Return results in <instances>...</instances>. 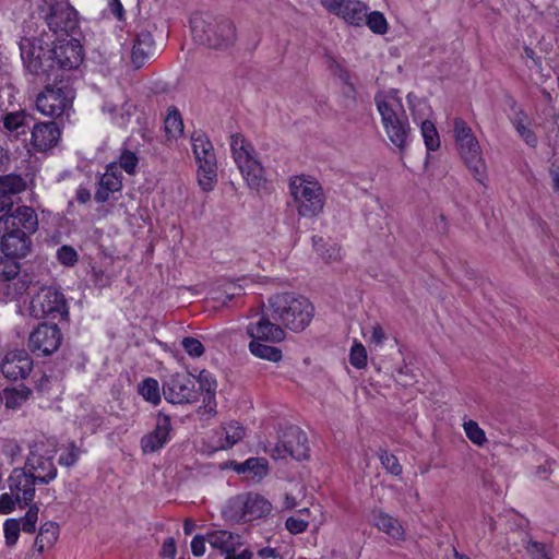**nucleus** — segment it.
<instances>
[{
	"label": "nucleus",
	"mask_w": 559,
	"mask_h": 559,
	"mask_svg": "<svg viewBox=\"0 0 559 559\" xmlns=\"http://www.w3.org/2000/svg\"><path fill=\"white\" fill-rule=\"evenodd\" d=\"M4 233L1 237V250L5 257L21 259L32 250L31 235L38 229V217L34 209L26 205L12 210V203L0 217Z\"/></svg>",
	"instance_id": "1"
},
{
	"label": "nucleus",
	"mask_w": 559,
	"mask_h": 559,
	"mask_svg": "<svg viewBox=\"0 0 559 559\" xmlns=\"http://www.w3.org/2000/svg\"><path fill=\"white\" fill-rule=\"evenodd\" d=\"M269 307L274 321L294 332L304 331L314 316L313 305L295 293H280L269 298Z\"/></svg>",
	"instance_id": "2"
},
{
	"label": "nucleus",
	"mask_w": 559,
	"mask_h": 559,
	"mask_svg": "<svg viewBox=\"0 0 559 559\" xmlns=\"http://www.w3.org/2000/svg\"><path fill=\"white\" fill-rule=\"evenodd\" d=\"M194 40L210 48H227L236 41L234 23L209 13H194L190 19Z\"/></svg>",
	"instance_id": "3"
},
{
	"label": "nucleus",
	"mask_w": 559,
	"mask_h": 559,
	"mask_svg": "<svg viewBox=\"0 0 559 559\" xmlns=\"http://www.w3.org/2000/svg\"><path fill=\"white\" fill-rule=\"evenodd\" d=\"M382 126L390 140H403L408 135L409 123L397 90L381 91L374 96Z\"/></svg>",
	"instance_id": "4"
},
{
	"label": "nucleus",
	"mask_w": 559,
	"mask_h": 559,
	"mask_svg": "<svg viewBox=\"0 0 559 559\" xmlns=\"http://www.w3.org/2000/svg\"><path fill=\"white\" fill-rule=\"evenodd\" d=\"M51 48L52 39L48 33L39 37H23L20 41V50L25 68L36 75L51 78L55 74Z\"/></svg>",
	"instance_id": "5"
},
{
	"label": "nucleus",
	"mask_w": 559,
	"mask_h": 559,
	"mask_svg": "<svg viewBox=\"0 0 559 559\" xmlns=\"http://www.w3.org/2000/svg\"><path fill=\"white\" fill-rule=\"evenodd\" d=\"M289 191L298 206V213L305 217H313L322 212L324 197L318 181L305 176L290 178Z\"/></svg>",
	"instance_id": "6"
},
{
	"label": "nucleus",
	"mask_w": 559,
	"mask_h": 559,
	"mask_svg": "<svg viewBox=\"0 0 559 559\" xmlns=\"http://www.w3.org/2000/svg\"><path fill=\"white\" fill-rule=\"evenodd\" d=\"M56 85H47L36 98L37 110L48 117L69 116L72 109L74 92L63 76Z\"/></svg>",
	"instance_id": "7"
},
{
	"label": "nucleus",
	"mask_w": 559,
	"mask_h": 559,
	"mask_svg": "<svg viewBox=\"0 0 559 559\" xmlns=\"http://www.w3.org/2000/svg\"><path fill=\"white\" fill-rule=\"evenodd\" d=\"M231 151L248 187L255 191L264 188L266 179L252 142H231Z\"/></svg>",
	"instance_id": "8"
},
{
	"label": "nucleus",
	"mask_w": 559,
	"mask_h": 559,
	"mask_svg": "<svg viewBox=\"0 0 559 559\" xmlns=\"http://www.w3.org/2000/svg\"><path fill=\"white\" fill-rule=\"evenodd\" d=\"M40 15L46 21L51 39L69 37L78 24L76 12L66 2L45 1Z\"/></svg>",
	"instance_id": "9"
},
{
	"label": "nucleus",
	"mask_w": 559,
	"mask_h": 559,
	"mask_svg": "<svg viewBox=\"0 0 559 559\" xmlns=\"http://www.w3.org/2000/svg\"><path fill=\"white\" fill-rule=\"evenodd\" d=\"M29 314L35 319H67L69 309L64 295L56 287H41L31 299Z\"/></svg>",
	"instance_id": "10"
},
{
	"label": "nucleus",
	"mask_w": 559,
	"mask_h": 559,
	"mask_svg": "<svg viewBox=\"0 0 559 559\" xmlns=\"http://www.w3.org/2000/svg\"><path fill=\"white\" fill-rule=\"evenodd\" d=\"M309 443L305 431L298 426L287 427L281 435L277 443L269 450L274 460H286L288 457L296 461L309 459Z\"/></svg>",
	"instance_id": "11"
},
{
	"label": "nucleus",
	"mask_w": 559,
	"mask_h": 559,
	"mask_svg": "<svg viewBox=\"0 0 559 559\" xmlns=\"http://www.w3.org/2000/svg\"><path fill=\"white\" fill-rule=\"evenodd\" d=\"M164 399L171 404H192L199 401L197 380L191 373L176 372L163 382Z\"/></svg>",
	"instance_id": "12"
},
{
	"label": "nucleus",
	"mask_w": 559,
	"mask_h": 559,
	"mask_svg": "<svg viewBox=\"0 0 559 559\" xmlns=\"http://www.w3.org/2000/svg\"><path fill=\"white\" fill-rule=\"evenodd\" d=\"M55 452L45 449L44 443H34L29 447L25 469L38 481L49 484L58 474L53 463Z\"/></svg>",
	"instance_id": "13"
},
{
	"label": "nucleus",
	"mask_w": 559,
	"mask_h": 559,
	"mask_svg": "<svg viewBox=\"0 0 559 559\" xmlns=\"http://www.w3.org/2000/svg\"><path fill=\"white\" fill-rule=\"evenodd\" d=\"M51 55L55 61V74L52 76L56 80L63 76L58 73L60 70L74 69L83 60L82 47L79 40L69 37L52 39Z\"/></svg>",
	"instance_id": "14"
},
{
	"label": "nucleus",
	"mask_w": 559,
	"mask_h": 559,
	"mask_svg": "<svg viewBox=\"0 0 559 559\" xmlns=\"http://www.w3.org/2000/svg\"><path fill=\"white\" fill-rule=\"evenodd\" d=\"M198 163V182L203 191H211L216 182L217 162L213 142H193Z\"/></svg>",
	"instance_id": "15"
},
{
	"label": "nucleus",
	"mask_w": 559,
	"mask_h": 559,
	"mask_svg": "<svg viewBox=\"0 0 559 559\" xmlns=\"http://www.w3.org/2000/svg\"><path fill=\"white\" fill-rule=\"evenodd\" d=\"M62 340L61 330L56 323H43L31 332L27 347L38 357L50 356L58 350Z\"/></svg>",
	"instance_id": "16"
},
{
	"label": "nucleus",
	"mask_w": 559,
	"mask_h": 559,
	"mask_svg": "<svg viewBox=\"0 0 559 559\" xmlns=\"http://www.w3.org/2000/svg\"><path fill=\"white\" fill-rule=\"evenodd\" d=\"M320 4L330 14L355 27L365 25L366 13L369 11V7L360 0H320Z\"/></svg>",
	"instance_id": "17"
},
{
	"label": "nucleus",
	"mask_w": 559,
	"mask_h": 559,
	"mask_svg": "<svg viewBox=\"0 0 559 559\" xmlns=\"http://www.w3.org/2000/svg\"><path fill=\"white\" fill-rule=\"evenodd\" d=\"M171 432L170 416L164 412H158L154 429L145 433L140 440L142 452L151 454L160 451L171 440Z\"/></svg>",
	"instance_id": "18"
},
{
	"label": "nucleus",
	"mask_w": 559,
	"mask_h": 559,
	"mask_svg": "<svg viewBox=\"0 0 559 559\" xmlns=\"http://www.w3.org/2000/svg\"><path fill=\"white\" fill-rule=\"evenodd\" d=\"M33 359L25 349L8 352L0 362V371L10 381L26 379L33 370Z\"/></svg>",
	"instance_id": "19"
},
{
	"label": "nucleus",
	"mask_w": 559,
	"mask_h": 559,
	"mask_svg": "<svg viewBox=\"0 0 559 559\" xmlns=\"http://www.w3.org/2000/svg\"><path fill=\"white\" fill-rule=\"evenodd\" d=\"M9 488L21 508L28 506L35 497V485L38 481L24 468H15L10 475Z\"/></svg>",
	"instance_id": "20"
},
{
	"label": "nucleus",
	"mask_w": 559,
	"mask_h": 559,
	"mask_svg": "<svg viewBox=\"0 0 559 559\" xmlns=\"http://www.w3.org/2000/svg\"><path fill=\"white\" fill-rule=\"evenodd\" d=\"M251 341L278 343L285 338V332L280 324L272 322L267 314H261L255 322H250L246 329Z\"/></svg>",
	"instance_id": "21"
},
{
	"label": "nucleus",
	"mask_w": 559,
	"mask_h": 559,
	"mask_svg": "<svg viewBox=\"0 0 559 559\" xmlns=\"http://www.w3.org/2000/svg\"><path fill=\"white\" fill-rule=\"evenodd\" d=\"M459 151L475 179L483 183L486 165L483 159L479 142H459Z\"/></svg>",
	"instance_id": "22"
},
{
	"label": "nucleus",
	"mask_w": 559,
	"mask_h": 559,
	"mask_svg": "<svg viewBox=\"0 0 559 559\" xmlns=\"http://www.w3.org/2000/svg\"><path fill=\"white\" fill-rule=\"evenodd\" d=\"M206 540L212 548L229 555L235 552L242 545V538L239 534L225 530L212 531L206 534Z\"/></svg>",
	"instance_id": "23"
},
{
	"label": "nucleus",
	"mask_w": 559,
	"mask_h": 559,
	"mask_svg": "<svg viewBox=\"0 0 559 559\" xmlns=\"http://www.w3.org/2000/svg\"><path fill=\"white\" fill-rule=\"evenodd\" d=\"M197 380V391H199V397L203 396V408L206 413L215 412L216 408V380L212 377V374L206 371H200L199 376L195 378Z\"/></svg>",
	"instance_id": "24"
},
{
	"label": "nucleus",
	"mask_w": 559,
	"mask_h": 559,
	"mask_svg": "<svg viewBox=\"0 0 559 559\" xmlns=\"http://www.w3.org/2000/svg\"><path fill=\"white\" fill-rule=\"evenodd\" d=\"M372 522L374 526L396 540H403L405 538V530L400 521L389 513L381 510L372 512Z\"/></svg>",
	"instance_id": "25"
},
{
	"label": "nucleus",
	"mask_w": 559,
	"mask_h": 559,
	"mask_svg": "<svg viewBox=\"0 0 559 559\" xmlns=\"http://www.w3.org/2000/svg\"><path fill=\"white\" fill-rule=\"evenodd\" d=\"M154 53V40L148 32H141L136 35L131 51L132 63L136 68L143 67L146 60Z\"/></svg>",
	"instance_id": "26"
},
{
	"label": "nucleus",
	"mask_w": 559,
	"mask_h": 559,
	"mask_svg": "<svg viewBox=\"0 0 559 559\" xmlns=\"http://www.w3.org/2000/svg\"><path fill=\"white\" fill-rule=\"evenodd\" d=\"M243 502L246 504L247 522L261 519L267 515L272 510V504L264 497L258 493H245Z\"/></svg>",
	"instance_id": "27"
},
{
	"label": "nucleus",
	"mask_w": 559,
	"mask_h": 559,
	"mask_svg": "<svg viewBox=\"0 0 559 559\" xmlns=\"http://www.w3.org/2000/svg\"><path fill=\"white\" fill-rule=\"evenodd\" d=\"M234 469L239 474H249L250 478L259 483L269 473V464L264 457H249L243 463H236Z\"/></svg>",
	"instance_id": "28"
},
{
	"label": "nucleus",
	"mask_w": 559,
	"mask_h": 559,
	"mask_svg": "<svg viewBox=\"0 0 559 559\" xmlns=\"http://www.w3.org/2000/svg\"><path fill=\"white\" fill-rule=\"evenodd\" d=\"M122 188L121 178L115 173L108 170L100 176L94 199L98 203H105L109 200L110 194Z\"/></svg>",
	"instance_id": "29"
},
{
	"label": "nucleus",
	"mask_w": 559,
	"mask_h": 559,
	"mask_svg": "<svg viewBox=\"0 0 559 559\" xmlns=\"http://www.w3.org/2000/svg\"><path fill=\"white\" fill-rule=\"evenodd\" d=\"M59 525L56 522H45L35 538L34 549L40 555L46 548H51L59 537Z\"/></svg>",
	"instance_id": "30"
},
{
	"label": "nucleus",
	"mask_w": 559,
	"mask_h": 559,
	"mask_svg": "<svg viewBox=\"0 0 559 559\" xmlns=\"http://www.w3.org/2000/svg\"><path fill=\"white\" fill-rule=\"evenodd\" d=\"M31 120L32 117L24 110L8 112L2 118L4 128L16 135L25 134Z\"/></svg>",
	"instance_id": "31"
},
{
	"label": "nucleus",
	"mask_w": 559,
	"mask_h": 559,
	"mask_svg": "<svg viewBox=\"0 0 559 559\" xmlns=\"http://www.w3.org/2000/svg\"><path fill=\"white\" fill-rule=\"evenodd\" d=\"M164 130L169 140H178L183 136V121L179 110L174 106L167 109Z\"/></svg>",
	"instance_id": "32"
},
{
	"label": "nucleus",
	"mask_w": 559,
	"mask_h": 559,
	"mask_svg": "<svg viewBox=\"0 0 559 559\" xmlns=\"http://www.w3.org/2000/svg\"><path fill=\"white\" fill-rule=\"evenodd\" d=\"M243 495L230 498L223 508L222 514L229 522H247Z\"/></svg>",
	"instance_id": "33"
},
{
	"label": "nucleus",
	"mask_w": 559,
	"mask_h": 559,
	"mask_svg": "<svg viewBox=\"0 0 559 559\" xmlns=\"http://www.w3.org/2000/svg\"><path fill=\"white\" fill-rule=\"evenodd\" d=\"M249 352L257 358L278 362L282 360V350L273 345L264 342L251 341L249 343Z\"/></svg>",
	"instance_id": "34"
},
{
	"label": "nucleus",
	"mask_w": 559,
	"mask_h": 559,
	"mask_svg": "<svg viewBox=\"0 0 559 559\" xmlns=\"http://www.w3.org/2000/svg\"><path fill=\"white\" fill-rule=\"evenodd\" d=\"M406 98L414 122L432 116V109L426 99L418 97L414 93H408Z\"/></svg>",
	"instance_id": "35"
},
{
	"label": "nucleus",
	"mask_w": 559,
	"mask_h": 559,
	"mask_svg": "<svg viewBox=\"0 0 559 559\" xmlns=\"http://www.w3.org/2000/svg\"><path fill=\"white\" fill-rule=\"evenodd\" d=\"M60 129L55 121H47L34 124L31 140H59Z\"/></svg>",
	"instance_id": "36"
},
{
	"label": "nucleus",
	"mask_w": 559,
	"mask_h": 559,
	"mask_svg": "<svg viewBox=\"0 0 559 559\" xmlns=\"http://www.w3.org/2000/svg\"><path fill=\"white\" fill-rule=\"evenodd\" d=\"M25 182L20 176H3L0 177V199H4L11 194H16L23 191Z\"/></svg>",
	"instance_id": "37"
},
{
	"label": "nucleus",
	"mask_w": 559,
	"mask_h": 559,
	"mask_svg": "<svg viewBox=\"0 0 559 559\" xmlns=\"http://www.w3.org/2000/svg\"><path fill=\"white\" fill-rule=\"evenodd\" d=\"M133 105L130 103H123L118 109L116 106H104V111L108 112L110 119L118 127H123L132 115Z\"/></svg>",
	"instance_id": "38"
},
{
	"label": "nucleus",
	"mask_w": 559,
	"mask_h": 559,
	"mask_svg": "<svg viewBox=\"0 0 559 559\" xmlns=\"http://www.w3.org/2000/svg\"><path fill=\"white\" fill-rule=\"evenodd\" d=\"M139 393L145 401L154 405L160 402L159 385L154 378L144 379L139 385Z\"/></svg>",
	"instance_id": "39"
},
{
	"label": "nucleus",
	"mask_w": 559,
	"mask_h": 559,
	"mask_svg": "<svg viewBox=\"0 0 559 559\" xmlns=\"http://www.w3.org/2000/svg\"><path fill=\"white\" fill-rule=\"evenodd\" d=\"M365 25H367L372 33L378 35L385 34L389 28L388 21L380 11H367Z\"/></svg>",
	"instance_id": "40"
},
{
	"label": "nucleus",
	"mask_w": 559,
	"mask_h": 559,
	"mask_svg": "<svg viewBox=\"0 0 559 559\" xmlns=\"http://www.w3.org/2000/svg\"><path fill=\"white\" fill-rule=\"evenodd\" d=\"M20 273V263L11 257H0V282L14 281Z\"/></svg>",
	"instance_id": "41"
},
{
	"label": "nucleus",
	"mask_w": 559,
	"mask_h": 559,
	"mask_svg": "<svg viewBox=\"0 0 559 559\" xmlns=\"http://www.w3.org/2000/svg\"><path fill=\"white\" fill-rule=\"evenodd\" d=\"M32 391L22 386L21 389H12V390H4L5 394V406L8 408H15L19 407L23 402H25L28 396L31 395Z\"/></svg>",
	"instance_id": "42"
},
{
	"label": "nucleus",
	"mask_w": 559,
	"mask_h": 559,
	"mask_svg": "<svg viewBox=\"0 0 559 559\" xmlns=\"http://www.w3.org/2000/svg\"><path fill=\"white\" fill-rule=\"evenodd\" d=\"M463 427L466 437L474 444L481 447L487 442L485 431L479 427V425L476 421L469 419L468 421L464 423Z\"/></svg>",
	"instance_id": "43"
},
{
	"label": "nucleus",
	"mask_w": 559,
	"mask_h": 559,
	"mask_svg": "<svg viewBox=\"0 0 559 559\" xmlns=\"http://www.w3.org/2000/svg\"><path fill=\"white\" fill-rule=\"evenodd\" d=\"M21 523L17 519H7L3 524V532L5 538V545L8 547H13L19 539L21 532Z\"/></svg>",
	"instance_id": "44"
},
{
	"label": "nucleus",
	"mask_w": 559,
	"mask_h": 559,
	"mask_svg": "<svg viewBox=\"0 0 559 559\" xmlns=\"http://www.w3.org/2000/svg\"><path fill=\"white\" fill-rule=\"evenodd\" d=\"M379 460L385 471L394 476H399L402 474V465L400 464L397 457L386 450H380Z\"/></svg>",
	"instance_id": "45"
},
{
	"label": "nucleus",
	"mask_w": 559,
	"mask_h": 559,
	"mask_svg": "<svg viewBox=\"0 0 559 559\" xmlns=\"http://www.w3.org/2000/svg\"><path fill=\"white\" fill-rule=\"evenodd\" d=\"M349 362L357 369H362L367 366V350L361 343L355 342L350 348Z\"/></svg>",
	"instance_id": "46"
},
{
	"label": "nucleus",
	"mask_w": 559,
	"mask_h": 559,
	"mask_svg": "<svg viewBox=\"0 0 559 559\" xmlns=\"http://www.w3.org/2000/svg\"><path fill=\"white\" fill-rule=\"evenodd\" d=\"M38 507L36 504H32L25 515L20 520L22 531L25 533H34L36 530V523L38 519Z\"/></svg>",
	"instance_id": "47"
},
{
	"label": "nucleus",
	"mask_w": 559,
	"mask_h": 559,
	"mask_svg": "<svg viewBox=\"0 0 559 559\" xmlns=\"http://www.w3.org/2000/svg\"><path fill=\"white\" fill-rule=\"evenodd\" d=\"M138 163H139V158L135 155V153H133L129 150H123L121 152L120 157H119V165L128 175L135 174Z\"/></svg>",
	"instance_id": "48"
},
{
	"label": "nucleus",
	"mask_w": 559,
	"mask_h": 559,
	"mask_svg": "<svg viewBox=\"0 0 559 559\" xmlns=\"http://www.w3.org/2000/svg\"><path fill=\"white\" fill-rule=\"evenodd\" d=\"M181 346L185 352L193 358L200 357L204 353L203 344L195 337L187 336L181 341Z\"/></svg>",
	"instance_id": "49"
},
{
	"label": "nucleus",
	"mask_w": 559,
	"mask_h": 559,
	"mask_svg": "<svg viewBox=\"0 0 559 559\" xmlns=\"http://www.w3.org/2000/svg\"><path fill=\"white\" fill-rule=\"evenodd\" d=\"M312 242L316 251L322 257V259H324L325 261L336 259L338 254V249H336L334 246L325 248L326 245L324 243L323 239L317 236L312 237Z\"/></svg>",
	"instance_id": "50"
},
{
	"label": "nucleus",
	"mask_w": 559,
	"mask_h": 559,
	"mask_svg": "<svg viewBox=\"0 0 559 559\" xmlns=\"http://www.w3.org/2000/svg\"><path fill=\"white\" fill-rule=\"evenodd\" d=\"M57 259L66 266H73L78 262V252L73 247L63 245L57 251Z\"/></svg>",
	"instance_id": "51"
},
{
	"label": "nucleus",
	"mask_w": 559,
	"mask_h": 559,
	"mask_svg": "<svg viewBox=\"0 0 559 559\" xmlns=\"http://www.w3.org/2000/svg\"><path fill=\"white\" fill-rule=\"evenodd\" d=\"M512 122L516 128L519 135L522 138L531 136L530 119L523 111H518L512 118Z\"/></svg>",
	"instance_id": "52"
},
{
	"label": "nucleus",
	"mask_w": 559,
	"mask_h": 559,
	"mask_svg": "<svg viewBox=\"0 0 559 559\" xmlns=\"http://www.w3.org/2000/svg\"><path fill=\"white\" fill-rule=\"evenodd\" d=\"M525 549L533 559H550L546 544L531 539L527 542Z\"/></svg>",
	"instance_id": "53"
},
{
	"label": "nucleus",
	"mask_w": 559,
	"mask_h": 559,
	"mask_svg": "<svg viewBox=\"0 0 559 559\" xmlns=\"http://www.w3.org/2000/svg\"><path fill=\"white\" fill-rule=\"evenodd\" d=\"M245 436V430L237 423L229 424L226 428V444H223L222 448L233 447L238 441H240Z\"/></svg>",
	"instance_id": "54"
},
{
	"label": "nucleus",
	"mask_w": 559,
	"mask_h": 559,
	"mask_svg": "<svg viewBox=\"0 0 559 559\" xmlns=\"http://www.w3.org/2000/svg\"><path fill=\"white\" fill-rule=\"evenodd\" d=\"M419 128L424 140H438L439 133L435 122L430 118H425L416 122Z\"/></svg>",
	"instance_id": "55"
},
{
	"label": "nucleus",
	"mask_w": 559,
	"mask_h": 559,
	"mask_svg": "<svg viewBox=\"0 0 559 559\" xmlns=\"http://www.w3.org/2000/svg\"><path fill=\"white\" fill-rule=\"evenodd\" d=\"M79 455H80V450L75 445V443L72 442L68 448V452L64 454H61L59 456L58 462L60 465L71 467L78 462Z\"/></svg>",
	"instance_id": "56"
},
{
	"label": "nucleus",
	"mask_w": 559,
	"mask_h": 559,
	"mask_svg": "<svg viewBox=\"0 0 559 559\" xmlns=\"http://www.w3.org/2000/svg\"><path fill=\"white\" fill-rule=\"evenodd\" d=\"M1 451L8 459L14 461L22 453V448L16 440L9 439L2 444Z\"/></svg>",
	"instance_id": "57"
},
{
	"label": "nucleus",
	"mask_w": 559,
	"mask_h": 559,
	"mask_svg": "<svg viewBox=\"0 0 559 559\" xmlns=\"http://www.w3.org/2000/svg\"><path fill=\"white\" fill-rule=\"evenodd\" d=\"M453 127H454L455 140H466V139L473 136L471 128L467 126V123L464 120H462L460 118H455L454 122H453Z\"/></svg>",
	"instance_id": "58"
},
{
	"label": "nucleus",
	"mask_w": 559,
	"mask_h": 559,
	"mask_svg": "<svg viewBox=\"0 0 559 559\" xmlns=\"http://www.w3.org/2000/svg\"><path fill=\"white\" fill-rule=\"evenodd\" d=\"M285 526L292 534H300L307 530L308 522L301 519L290 516L286 520Z\"/></svg>",
	"instance_id": "59"
},
{
	"label": "nucleus",
	"mask_w": 559,
	"mask_h": 559,
	"mask_svg": "<svg viewBox=\"0 0 559 559\" xmlns=\"http://www.w3.org/2000/svg\"><path fill=\"white\" fill-rule=\"evenodd\" d=\"M92 278L94 285L102 288L109 286L111 282L109 274L95 266L92 267Z\"/></svg>",
	"instance_id": "60"
},
{
	"label": "nucleus",
	"mask_w": 559,
	"mask_h": 559,
	"mask_svg": "<svg viewBox=\"0 0 559 559\" xmlns=\"http://www.w3.org/2000/svg\"><path fill=\"white\" fill-rule=\"evenodd\" d=\"M16 503H19L16 501V496L13 498L10 493H2L0 496V514H10L14 510Z\"/></svg>",
	"instance_id": "61"
},
{
	"label": "nucleus",
	"mask_w": 559,
	"mask_h": 559,
	"mask_svg": "<svg viewBox=\"0 0 559 559\" xmlns=\"http://www.w3.org/2000/svg\"><path fill=\"white\" fill-rule=\"evenodd\" d=\"M12 283L8 285V288L9 289H12V295H22L23 293H25L28 287H29V284H31V281H28L27 278H22V277H19L14 281H11Z\"/></svg>",
	"instance_id": "62"
},
{
	"label": "nucleus",
	"mask_w": 559,
	"mask_h": 559,
	"mask_svg": "<svg viewBox=\"0 0 559 559\" xmlns=\"http://www.w3.org/2000/svg\"><path fill=\"white\" fill-rule=\"evenodd\" d=\"M206 536L195 535L191 540V551L193 556L201 557L205 552Z\"/></svg>",
	"instance_id": "63"
},
{
	"label": "nucleus",
	"mask_w": 559,
	"mask_h": 559,
	"mask_svg": "<svg viewBox=\"0 0 559 559\" xmlns=\"http://www.w3.org/2000/svg\"><path fill=\"white\" fill-rule=\"evenodd\" d=\"M549 175L551 177V187L554 192L559 193V158H556L550 164Z\"/></svg>",
	"instance_id": "64"
}]
</instances>
